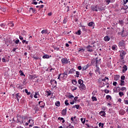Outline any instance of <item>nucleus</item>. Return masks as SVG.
<instances>
[{
  "mask_svg": "<svg viewBox=\"0 0 128 128\" xmlns=\"http://www.w3.org/2000/svg\"><path fill=\"white\" fill-rule=\"evenodd\" d=\"M28 118V116H24V115H17V123H20V124H24V120Z\"/></svg>",
  "mask_w": 128,
  "mask_h": 128,
  "instance_id": "1",
  "label": "nucleus"
},
{
  "mask_svg": "<svg viewBox=\"0 0 128 128\" xmlns=\"http://www.w3.org/2000/svg\"><path fill=\"white\" fill-rule=\"evenodd\" d=\"M118 34H120L122 38H124V36H128V32L126 30H122L121 32H119Z\"/></svg>",
  "mask_w": 128,
  "mask_h": 128,
  "instance_id": "2",
  "label": "nucleus"
},
{
  "mask_svg": "<svg viewBox=\"0 0 128 128\" xmlns=\"http://www.w3.org/2000/svg\"><path fill=\"white\" fill-rule=\"evenodd\" d=\"M118 46L120 48H124L126 47V43L124 42V40H122L119 42H118Z\"/></svg>",
  "mask_w": 128,
  "mask_h": 128,
  "instance_id": "3",
  "label": "nucleus"
},
{
  "mask_svg": "<svg viewBox=\"0 0 128 128\" xmlns=\"http://www.w3.org/2000/svg\"><path fill=\"white\" fill-rule=\"evenodd\" d=\"M126 52L124 50H121L120 52V58L122 60L124 58V56H126Z\"/></svg>",
  "mask_w": 128,
  "mask_h": 128,
  "instance_id": "4",
  "label": "nucleus"
},
{
  "mask_svg": "<svg viewBox=\"0 0 128 128\" xmlns=\"http://www.w3.org/2000/svg\"><path fill=\"white\" fill-rule=\"evenodd\" d=\"M53 88H56L58 82L55 80H51L50 82Z\"/></svg>",
  "mask_w": 128,
  "mask_h": 128,
  "instance_id": "5",
  "label": "nucleus"
},
{
  "mask_svg": "<svg viewBox=\"0 0 128 128\" xmlns=\"http://www.w3.org/2000/svg\"><path fill=\"white\" fill-rule=\"evenodd\" d=\"M61 62L62 64H68V58H62L61 59Z\"/></svg>",
  "mask_w": 128,
  "mask_h": 128,
  "instance_id": "6",
  "label": "nucleus"
},
{
  "mask_svg": "<svg viewBox=\"0 0 128 128\" xmlns=\"http://www.w3.org/2000/svg\"><path fill=\"white\" fill-rule=\"evenodd\" d=\"M86 48L87 49V52H94V47L92 46H87Z\"/></svg>",
  "mask_w": 128,
  "mask_h": 128,
  "instance_id": "7",
  "label": "nucleus"
},
{
  "mask_svg": "<svg viewBox=\"0 0 128 128\" xmlns=\"http://www.w3.org/2000/svg\"><path fill=\"white\" fill-rule=\"evenodd\" d=\"M98 58H96L92 60L91 63L92 64H93L94 66V64L96 66H98Z\"/></svg>",
  "mask_w": 128,
  "mask_h": 128,
  "instance_id": "8",
  "label": "nucleus"
},
{
  "mask_svg": "<svg viewBox=\"0 0 128 128\" xmlns=\"http://www.w3.org/2000/svg\"><path fill=\"white\" fill-rule=\"evenodd\" d=\"M38 104L40 106V108H44V106H46V103L42 101H40L38 102Z\"/></svg>",
  "mask_w": 128,
  "mask_h": 128,
  "instance_id": "9",
  "label": "nucleus"
},
{
  "mask_svg": "<svg viewBox=\"0 0 128 128\" xmlns=\"http://www.w3.org/2000/svg\"><path fill=\"white\" fill-rule=\"evenodd\" d=\"M79 88L81 90H86V85L84 83L81 84Z\"/></svg>",
  "mask_w": 128,
  "mask_h": 128,
  "instance_id": "10",
  "label": "nucleus"
},
{
  "mask_svg": "<svg viewBox=\"0 0 128 128\" xmlns=\"http://www.w3.org/2000/svg\"><path fill=\"white\" fill-rule=\"evenodd\" d=\"M91 10H93V12H98V5L93 6L91 7Z\"/></svg>",
  "mask_w": 128,
  "mask_h": 128,
  "instance_id": "11",
  "label": "nucleus"
},
{
  "mask_svg": "<svg viewBox=\"0 0 128 128\" xmlns=\"http://www.w3.org/2000/svg\"><path fill=\"white\" fill-rule=\"evenodd\" d=\"M97 10L99 12H102V11L104 10V8L102 6L97 5Z\"/></svg>",
  "mask_w": 128,
  "mask_h": 128,
  "instance_id": "12",
  "label": "nucleus"
},
{
  "mask_svg": "<svg viewBox=\"0 0 128 128\" xmlns=\"http://www.w3.org/2000/svg\"><path fill=\"white\" fill-rule=\"evenodd\" d=\"M29 78L30 80H34V78H36L38 76H36V74H32V75H30Z\"/></svg>",
  "mask_w": 128,
  "mask_h": 128,
  "instance_id": "13",
  "label": "nucleus"
},
{
  "mask_svg": "<svg viewBox=\"0 0 128 128\" xmlns=\"http://www.w3.org/2000/svg\"><path fill=\"white\" fill-rule=\"evenodd\" d=\"M96 70H95V72H98L99 74H100V68L98 65L96 66Z\"/></svg>",
  "mask_w": 128,
  "mask_h": 128,
  "instance_id": "14",
  "label": "nucleus"
},
{
  "mask_svg": "<svg viewBox=\"0 0 128 128\" xmlns=\"http://www.w3.org/2000/svg\"><path fill=\"white\" fill-rule=\"evenodd\" d=\"M126 70H128V66H126V65H124L123 66V70H122V72H124H124H126Z\"/></svg>",
  "mask_w": 128,
  "mask_h": 128,
  "instance_id": "15",
  "label": "nucleus"
},
{
  "mask_svg": "<svg viewBox=\"0 0 128 128\" xmlns=\"http://www.w3.org/2000/svg\"><path fill=\"white\" fill-rule=\"evenodd\" d=\"M117 88H118V90H122V92H124V90H126V87H122L121 88L120 86H118Z\"/></svg>",
  "mask_w": 128,
  "mask_h": 128,
  "instance_id": "16",
  "label": "nucleus"
},
{
  "mask_svg": "<svg viewBox=\"0 0 128 128\" xmlns=\"http://www.w3.org/2000/svg\"><path fill=\"white\" fill-rule=\"evenodd\" d=\"M62 116H66V108L65 109H64L62 111Z\"/></svg>",
  "mask_w": 128,
  "mask_h": 128,
  "instance_id": "17",
  "label": "nucleus"
},
{
  "mask_svg": "<svg viewBox=\"0 0 128 128\" xmlns=\"http://www.w3.org/2000/svg\"><path fill=\"white\" fill-rule=\"evenodd\" d=\"M16 98L18 102H20V93H18L16 94Z\"/></svg>",
  "mask_w": 128,
  "mask_h": 128,
  "instance_id": "18",
  "label": "nucleus"
},
{
  "mask_svg": "<svg viewBox=\"0 0 128 128\" xmlns=\"http://www.w3.org/2000/svg\"><path fill=\"white\" fill-rule=\"evenodd\" d=\"M12 40H6V41L5 42V44H7L8 46V44H12Z\"/></svg>",
  "mask_w": 128,
  "mask_h": 128,
  "instance_id": "19",
  "label": "nucleus"
},
{
  "mask_svg": "<svg viewBox=\"0 0 128 128\" xmlns=\"http://www.w3.org/2000/svg\"><path fill=\"white\" fill-rule=\"evenodd\" d=\"M110 37H108V36H106L104 38V42H110Z\"/></svg>",
  "mask_w": 128,
  "mask_h": 128,
  "instance_id": "20",
  "label": "nucleus"
},
{
  "mask_svg": "<svg viewBox=\"0 0 128 128\" xmlns=\"http://www.w3.org/2000/svg\"><path fill=\"white\" fill-rule=\"evenodd\" d=\"M99 114L100 116H106V114L104 111H101L99 112Z\"/></svg>",
  "mask_w": 128,
  "mask_h": 128,
  "instance_id": "21",
  "label": "nucleus"
},
{
  "mask_svg": "<svg viewBox=\"0 0 128 128\" xmlns=\"http://www.w3.org/2000/svg\"><path fill=\"white\" fill-rule=\"evenodd\" d=\"M107 4H110V2H114V0H106Z\"/></svg>",
  "mask_w": 128,
  "mask_h": 128,
  "instance_id": "22",
  "label": "nucleus"
},
{
  "mask_svg": "<svg viewBox=\"0 0 128 128\" xmlns=\"http://www.w3.org/2000/svg\"><path fill=\"white\" fill-rule=\"evenodd\" d=\"M120 86H124L125 85L124 81V80H120V83L119 84Z\"/></svg>",
  "mask_w": 128,
  "mask_h": 128,
  "instance_id": "23",
  "label": "nucleus"
},
{
  "mask_svg": "<svg viewBox=\"0 0 128 128\" xmlns=\"http://www.w3.org/2000/svg\"><path fill=\"white\" fill-rule=\"evenodd\" d=\"M58 120H60V122H62V124H64V122H66V120H64V119L62 118L58 117Z\"/></svg>",
  "mask_w": 128,
  "mask_h": 128,
  "instance_id": "24",
  "label": "nucleus"
},
{
  "mask_svg": "<svg viewBox=\"0 0 128 128\" xmlns=\"http://www.w3.org/2000/svg\"><path fill=\"white\" fill-rule=\"evenodd\" d=\"M124 114H126V110H122L120 111V114L121 116H124Z\"/></svg>",
  "mask_w": 128,
  "mask_h": 128,
  "instance_id": "25",
  "label": "nucleus"
},
{
  "mask_svg": "<svg viewBox=\"0 0 128 128\" xmlns=\"http://www.w3.org/2000/svg\"><path fill=\"white\" fill-rule=\"evenodd\" d=\"M7 26H11V28H12L14 26V22H8V24Z\"/></svg>",
  "mask_w": 128,
  "mask_h": 128,
  "instance_id": "26",
  "label": "nucleus"
},
{
  "mask_svg": "<svg viewBox=\"0 0 128 128\" xmlns=\"http://www.w3.org/2000/svg\"><path fill=\"white\" fill-rule=\"evenodd\" d=\"M62 76H61L62 78H68V74L66 72L62 74Z\"/></svg>",
  "mask_w": 128,
  "mask_h": 128,
  "instance_id": "27",
  "label": "nucleus"
},
{
  "mask_svg": "<svg viewBox=\"0 0 128 128\" xmlns=\"http://www.w3.org/2000/svg\"><path fill=\"white\" fill-rule=\"evenodd\" d=\"M74 72H76V70L72 68L70 70L68 74H74Z\"/></svg>",
  "mask_w": 128,
  "mask_h": 128,
  "instance_id": "28",
  "label": "nucleus"
},
{
  "mask_svg": "<svg viewBox=\"0 0 128 128\" xmlns=\"http://www.w3.org/2000/svg\"><path fill=\"white\" fill-rule=\"evenodd\" d=\"M120 78V75H116L114 78V80H118V79Z\"/></svg>",
  "mask_w": 128,
  "mask_h": 128,
  "instance_id": "29",
  "label": "nucleus"
},
{
  "mask_svg": "<svg viewBox=\"0 0 128 128\" xmlns=\"http://www.w3.org/2000/svg\"><path fill=\"white\" fill-rule=\"evenodd\" d=\"M55 106H60V101H56L55 103Z\"/></svg>",
  "mask_w": 128,
  "mask_h": 128,
  "instance_id": "30",
  "label": "nucleus"
},
{
  "mask_svg": "<svg viewBox=\"0 0 128 128\" xmlns=\"http://www.w3.org/2000/svg\"><path fill=\"white\" fill-rule=\"evenodd\" d=\"M32 10V13L34 14V12H36V8H30V10Z\"/></svg>",
  "mask_w": 128,
  "mask_h": 128,
  "instance_id": "31",
  "label": "nucleus"
},
{
  "mask_svg": "<svg viewBox=\"0 0 128 128\" xmlns=\"http://www.w3.org/2000/svg\"><path fill=\"white\" fill-rule=\"evenodd\" d=\"M78 84L80 85L82 84H84V80H82V79H80L78 80Z\"/></svg>",
  "mask_w": 128,
  "mask_h": 128,
  "instance_id": "32",
  "label": "nucleus"
},
{
  "mask_svg": "<svg viewBox=\"0 0 128 128\" xmlns=\"http://www.w3.org/2000/svg\"><path fill=\"white\" fill-rule=\"evenodd\" d=\"M34 110H36V112H38L39 110L38 106V105H36L34 106Z\"/></svg>",
  "mask_w": 128,
  "mask_h": 128,
  "instance_id": "33",
  "label": "nucleus"
},
{
  "mask_svg": "<svg viewBox=\"0 0 128 128\" xmlns=\"http://www.w3.org/2000/svg\"><path fill=\"white\" fill-rule=\"evenodd\" d=\"M6 10V8H4L2 7V8H1V11L0 12V14L2 13V12H5Z\"/></svg>",
  "mask_w": 128,
  "mask_h": 128,
  "instance_id": "34",
  "label": "nucleus"
},
{
  "mask_svg": "<svg viewBox=\"0 0 128 128\" xmlns=\"http://www.w3.org/2000/svg\"><path fill=\"white\" fill-rule=\"evenodd\" d=\"M42 58H50V56L48 54H45L43 56Z\"/></svg>",
  "mask_w": 128,
  "mask_h": 128,
  "instance_id": "35",
  "label": "nucleus"
},
{
  "mask_svg": "<svg viewBox=\"0 0 128 128\" xmlns=\"http://www.w3.org/2000/svg\"><path fill=\"white\" fill-rule=\"evenodd\" d=\"M92 102H96V100H98V99L96 98L94 96L92 97Z\"/></svg>",
  "mask_w": 128,
  "mask_h": 128,
  "instance_id": "36",
  "label": "nucleus"
},
{
  "mask_svg": "<svg viewBox=\"0 0 128 128\" xmlns=\"http://www.w3.org/2000/svg\"><path fill=\"white\" fill-rule=\"evenodd\" d=\"M128 6H122L121 8V10H128Z\"/></svg>",
  "mask_w": 128,
  "mask_h": 128,
  "instance_id": "37",
  "label": "nucleus"
},
{
  "mask_svg": "<svg viewBox=\"0 0 128 128\" xmlns=\"http://www.w3.org/2000/svg\"><path fill=\"white\" fill-rule=\"evenodd\" d=\"M24 92L26 94L27 96H30V92H28V89H25Z\"/></svg>",
  "mask_w": 128,
  "mask_h": 128,
  "instance_id": "38",
  "label": "nucleus"
},
{
  "mask_svg": "<svg viewBox=\"0 0 128 128\" xmlns=\"http://www.w3.org/2000/svg\"><path fill=\"white\" fill-rule=\"evenodd\" d=\"M72 84H74V86H76V84H78V81H76V80H72Z\"/></svg>",
  "mask_w": 128,
  "mask_h": 128,
  "instance_id": "39",
  "label": "nucleus"
},
{
  "mask_svg": "<svg viewBox=\"0 0 128 128\" xmlns=\"http://www.w3.org/2000/svg\"><path fill=\"white\" fill-rule=\"evenodd\" d=\"M94 23L92 22H90L88 24V26H94Z\"/></svg>",
  "mask_w": 128,
  "mask_h": 128,
  "instance_id": "40",
  "label": "nucleus"
},
{
  "mask_svg": "<svg viewBox=\"0 0 128 128\" xmlns=\"http://www.w3.org/2000/svg\"><path fill=\"white\" fill-rule=\"evenodd\" d=\"M38 96H39V93L38 92H36L35 94L34 95V98H38Z\"/></svg>",
  "mask_w": 128,
  "mask_h": 128,
  "instance_id": "41",
  "label": "nucleus"
},
{
  "mask_svg": "<svg viewBox=\"0 0 128 128\" xmlns=\"http://www.w3.org/2000/svg\"><path fill=\"white\" fill-rule=\"evenodd\" d=\"M76 34H78V36H80L82 34V32L80 31V30H78Z\"/></svg>",
  "mask_w": 128,
  "mask_h": 128,
  "instance_id": "42",
  "label": "nucleus"
},
{
  "mask_svg": "<svg viewBox=\"0 0 128 128\" xmlns=\"http://www.w3.org/2000/svg\"><path fill=\"white\" fill-rule=\"evenodd\" d=\"M17 87L18 88H20V90H22V86L20 85V84H17Z\"/></svg>",
  "mask_w": 128,
  "mask_h": 128,
  "instance_id": "43",
  "label": "nucleus"
},
{
  "mask_svg": "<svg viewBox=\"0 0 128 128\" xmlns=\"http://www.w3.org/2000/svg\"><path fill=\"white\" fill-rule=\"evenodd\" d=\"M64 104H66V106H70V104L68 103V100H65Z\"/></svg>",
  "mask_w": 128,
  "mask_h": 128,
  "instance_id": "44",
  "label": "nucleus"
},
{
  "mask_svg": "<svg viewBox=\"0 0 128 128\" xmlns=\"http://www.w3.org/2000/svg\"><path fill=\"white\" fill-rule=\"evenodd\" d=\"M99 126L102 128H104V123H102V122H100L98 124Z\"/></svg>",
  "mask_w": 128,
  "mask_h": 128,
  "instance_id": "45",
  "label": "nucleus"
},
{
  "mask_svg": "<svg viewBox=\"0 0 128 128\" xmlns=\"http://www.w3.org/2000/svg\"><path fill=\"white\" fill-rule=\"evenodd\" d=\"M106 100H112V96H110V95H107L106 96Z\"/></svg>",
  "mask_w": 128,
  "mask_h": 128,
  "instance_id": "46",
  "label": "nucleus"
},
{
  "mask_svg": "<svg viewBox=\"0 0 128 128\" xmlns=\"http://www.w3.org/2000/svg\"><path fill=\"white\" fill-rule=\"evenodd\" d=\"M88 68V66H84V67H82V70H86Z\"/></svg>",
  "mask_w": 128,
  "mask_h": 128,
  "instance_id": "47",
  "label": "nucleus"
},
{
  "mask_svg": "<svg viewBox=\"0 0 128 128\" xmlns=\"http://www.w3.org/2000/svg\"><path fill=\"white\" fill-rule=\"evenodd\" d=\"M124 92H119V96H120L122 97L123 96H124Z\"/></svg>",
  "mask_w": 128,
  "mask_h": 128,
  "instance_id": "48",
  "label": "nucleus"
},
{
  "mask_svg": "<svg viewBox=\"0 0 128 128\" xmlns=\"http://www.w3.org/2000/svg\"><path fill=\"white\" fill-rule=\"evenodd\" d=\"M32 4H38V2H36V0H33L32 2Z\"/></svg>",
  "mask_w": 128,
  "mask_h": 128,
  "instance_id": "49",
  "label": "nucleus"
},
{
  "mask_svg": "<svg viewBox=\"0 0 128 128\" xmlns=\"http://www.w3.org/2000/svg\"><path fill=\"white\" fill-rule=\"evenodd\" d=\"M121 80H126V76H122L120 77Z\"/></svg>",
  "mask_w": 128,
  "mask_h": 128,
  "instance_id": "50",
  "label": "nucleus"
},
{
  "mask_svg": "<svg viewBox=\"0 0 128 128\" xmlns=\"http://www.w3.org/2000/svg\"><path fill=\"white\" fill-rule=\"evenodd\" d=\"M80 120H81V122H82V124H85L86 123V119H83L82 118H80Z\"/></svg>",
  "mask_w": 128,
  "mask_h": 128,
  "instance_id": "51",
  "label": "nucleus"
},
{
  "mask_svg": "<svg viewBox=\"0 0 128 128\" xmlns=\"http://www.w3.org/2000/svg\"><path fill=\"white\" fill-rule=\"evenodd\" d=\"M76 78H79V76H80V72L76 71Z\"/></svg>",
  "mask_w": 128,
  "mask_h": 128,
  "instance_id": "52",
  "label": "nucleus"
},
{
  "mask_svg": "<svg viewBox=\"0 0 128 128\" xmlns=\"http://www.w3.org/2000/svg\"><path fill=\"white\" fill-rule=\"evenodd\" d=\"M42 34H47L48 33V30H42L41 32Z\"/></svg>",
  "mask_w": 128,
  "mask_h": 128,
  "instance_id": "53",
  "label": "nucleus"
},
{
  "mask_svg": "<svg viewBox=\"0 0 128 128\" xmlns=\"http://www.w3.org/2000/svg\"><path fill=\"white\" fill-rule=\"evenodd\" d=\"M69 12L70 11V6H67L66 8H65V12Z\"/></svg>",
  "mask_w": 128,
  "mask_h": 128,
  "instance_id": "54",
  "label": "nucleus"
},
{
  "mask_svg": "<svg viewBox=\"0 0 128 128\" xmlns=\"http://www.w3.org/2000/svg\"><path fill=\"white\" fill-rule=\"evenodd\" d=\"M104 92H105V94H109L110 93V90H108L106 89H105L104 90Z\"/></svg>",
  "mask_w": 128,
  "mask_h": 128,
  "instance_id": "55",
  "label": "nucleus"
},
{
  "mask_svg": "<svg viewBox=\"0 0 128 128\" xmlns=\"http://www.w3.org/2000/svg\"><path fill=\"white\" fill-rule=\"evenodd\" d=\"M0 26H1V28H4L6 26V24H0Z\"/></svg>",
  "mask_w": 128,
  "mask_h": 128,
  "instance_id": "56",
  "label": "nucleus"
},
{
  "mask_svg": "<svg viewBox=\"0 0 128 128\" xmlns=\"http://www.w3.org/2000/svg\"><path fill=\"white\" fill-rule=\"evenodd\" d=\"M68 98H74V96H72V94H70L68 96Z\"/></svg>",
  "mask_w": 128,
  "mask_h": 128,
  "instance_id": "57",
  "label": "nucleus"
},
{
  "mask_svg": "<svg viewBox=\"0 0 128 128\" xmlns=\"http://www.w3.org/2000/svg\"><path fill=\"white\" fill-rule=\"evenodd\" d=\"M82 30H83V32H86V27H84V26H82Z\"/></svg>",
  "mask_w": 128,
  "mask_h": 128,
  "instance_id": "58",
  "label": "nucleus"
},
{
  "mask_svg": "<svg viewBox=\"0 0 128 128\" xmlns=\"http://www.w3.org/2000/svg\"><path fill=\"white\" fill-rule=\"evenodd\" d=\"M22 34L23 36H26V32L24 30L22 31Z\"/></svg>",
  "mask_w": 128,
  "mask_h": 128,
  "instance_id": "59",
  "label": "nucleus"
},
{
  "mask_svg": "<svg viewBox=\"0 0 128 128\" xmlns=\"http://www.w3.org/2000/svg\"><path fill=\"white\" fill-rule=\"evenodd\" d=\"M14 42L16 44H18L20 42V40L18 39L17 40L14 41Z\"/></svg>",
  "mask_w": 128,
  "mask_h": 128,
  "instance_id": "60",
  "label": "nucleus"
},
{
  "mask_svg": "<svg viewBox=\"0 0 128 128\" xmlns=\"http://www.w3.org/2000/svg\"><path fill=\"white\" fill-rule=\"evenodd\" d=\"M32 58H34V60H38V58H40L38 56H33Z\"/></svg>",
  "mask_w": 128,
  "mask_h": 128,
  "instance_id": "61",
  "label": "nucleus"
},
{
  "mask_svg": "<svg viewBox=\"0 0 128 128\" xmlns=\"http://www.w3.org/2000/svg\"><path fill=\"white\" fill-rule=\"evenodd\" d=\"M75 106H76V110H78L80 108V105H78V104H76Z\"/></svg>",
  "mask_w": 128,
  "mask_h": 128,
  "instance_id": "62",
  "label": "nucleus"
},
{
  "mask_svg": "<svg viewBox=\"0 0 128 128\" xmlns=\"http://www.w3.org/2000/svg\"><path fill=\"white\" fill-rule=\"evenodd\" d=\"M46 92L48 94V96H50V94H52V93H51L50 92H49L48 91H46Z\"/></svg>",
  "mask_w": 128,
  "mask_h": 128,
  "instance_id": "63",
  "label": "nucleus"
},
{
  "mask_svg": "<svg viewBox=\"0 0 128 128\" xmlns=\"http://www.w3.org/2000/svg\"><path fill=\"white\" fill-rule=\"evenodd\" d=\"M124 104H128V100H124Z\"/></svg>",
  "mask_w": 128,
  "mask_h": 128,
  "instance_id": "64",
  "label": "nucleus"
}]
</instances>
